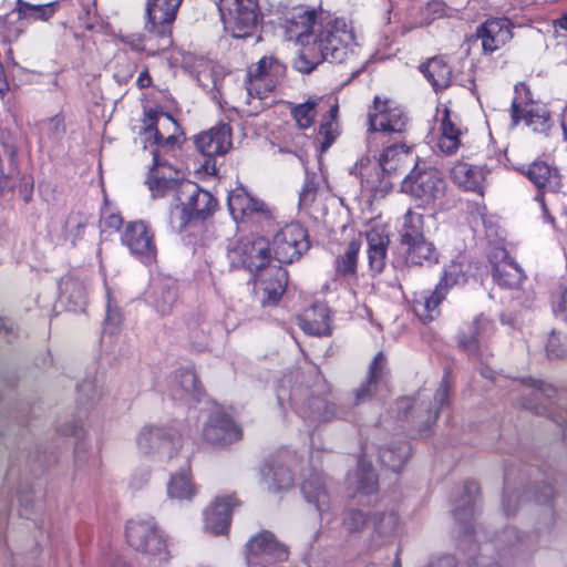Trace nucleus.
<instances>
[{
	"instance_id": "1",
	"label": "nucleus",
	"mask_w": 567,
	"mask_h": 567,
	"mask_svg": "<svg viewBox=\"0 0 567 567\" xmlns=\"http://www.w3.org/2000/svg\"><path fill=\"white\" fill-rule=\"evenodd\" d=\"M357 47L352 28L344 20L336 19L318 31L306 50H300L293 66L301 73H310L323 61L342 63L354 54Z\"/></svg>"
},
{
	"instance_id": "2",
	"label": "nucleus",
	"mask_w": 567,
	"mask_h": 567,
	"mask_svg": "<svg viewBox=\"0 0 567 567\" xmlns=\"http://www.w3.org/2000/svg\"><path fill=\"white\" fill-rule=\"evenodd\" d=\"M126 540L135 551L143 554L153 564L163 565L171 559L166 538L152 517L128 520Z\"/></svg>"
},
{
	"instance_id": "3",
	"label": "nucleus",
	"mask_w": 567,
	"mask_h": 567,
	"mask_svg": "<svg viewBox=\"0 0 567 567\" xmlns=\"http://www.w3.org/2000/svg\"><path fill=\"white\" fill-rule=\"evenodd\" d=\"M177 198L181 204L171 212V225L178 231L183 230L192 218H207L217 206L209 192L192 182L179 184Z\"/></svg>"
},
{
	"instance_id": "4",
	"label": "nucleus",
	"mask_w": 567,
	"mask_h": 567,
	"mask_svg": "<svg viewBox=\"0 0 567 567\" xmlns=\"http://www.w3.org/2000/svg\"><path fill=\"white\" fill-rule=\"evenodd\" d=\"M224 29L233 38L252 37L258 28L260 10L256 0H218Z\"/></svg>"
},
{
	"instance_id": "5",
	"label": "nucleus",
	"mask_w": 567,
	"mask_h": 567,
	"mask_svg": "<svg viewBox=\"0 0 567 567\" xmlns=\"http://www.w3.org/2000/svg\"><path fill=\"white\" fill-rule=\"evenodd\" d=\"M368 146L386 134L403 133L408 125V117L403 110L389 99L375 96L373 105L368 113Z\"/></svg>"
},
{
	"instance_id": "6",
	"label": "nucleus",
	"mask_w": 567,
	"mask_h": 567,
	"mask_svg": "<svg viewBox=\"0 0 567 567\" xmlns=\"http://www.w3.org/2000/svg\"><path fill=\"white\" fill-rule=\"evenodd\" d=\"M227 257L233 267L245 268L254 276L271 266L268 243L262 237L247 236L228 247Z\"/></svg>"
},
{
	"instance_id": "7",
	"label": "nucleus",
	"mask_w": 567,
	"mask_h": 567,
	"mask_svg": "<svg viewBox=\"0 0 567 567\" xmlns=\"http://www.w3.org/2000/svg\"><path fill=\"white\" fill-rule=\"evenodd\" d=\"M401 190L430 205L443 197L445 181L436 168L417 164L402 181Z\"/></svg>"
},
{
	"instance_id": "8",
	"label": "nucleus",
	"mask_w": 567,
	"mask_h": 567,
	"mask_svg": "<svg viewBox=\"0 0 567 567\" xmlns=\"http://www.w3.org/2000/svg\"><path fill=\"white\" fill-rule=\"evenodd\" d=\"M512 121L516 125L524 121L525 125L533 132L547 134L553 127L549 111L532 99V93L525 84L515 86V97L512 102Z\"/></svg>"
},
{
	"instance_id": "9",
	"label": "nucleus",
	"mask_w": 567,
	"mask_h": 567,
	"mask_svg": "<svg viewBox=\"0 0 567 567\" xmlns=\"http://www.w3.org/2000/svg\"><path fill=\"white\" fill-rule=\"evenodd\" d=\"M286 66L275 56H264L249 66L246 90L249 97L261 100L271 92L279 79L284 76Z\"/></svg>"
},
{
	"instance_id": "10",
	"label": "nucleus",
	"mask_w": 567,
	"mask_h": 567,
	"mask_svg": "<svg viewBox=\"0 0 567 567\" xmlns=\"http://www.w3.org/2000/svg\"><path fill=\"white\" fill-rule=\"evenodd\" d=\"M524 174L540 190L535 199L539 203L544 217L555 224V218L550 215L545 200V193L557 194L560 192L563 176L558 167L546 161L536 159L528 165Z\"/></svg>"
},
{
	"instance_id": "11",
	"label": "nucleus",
	"mask_w": 567,
	"mask_h": 567,
	"mask_svg": "<svg viewBox=\"0 0 567 567\" xmlns=\"http://www.w3.org/2000/svg\"><path fill=\"white\" fill-rule=\"evenodd\" d=\"M307 230L298 223L281 228L272 239V250L278 262L290 264L309 249Z\"/></svg>"
},
{
	"instance_id": "12",
	"label": "nucleus",
	"mask_w": 567,
	"mask_h": 567,
	"mask_svg": "<svg viewBox=\"0 0 567 567\" xmlns=\"http://www.w3.org/2000/svg\"><path fill=\"white\" fill-rule=\"evenodd\" d=\"M122 243L132 255L143 262L150 264L156 258L157 247L154 231L143 220L127 223L122 235Z\"/></svg>"
},
{
	"instance_id": "13",
	"label": "nucleus",
	"mask_w": 567,
	"mask_h": 567,
	"mask_svg": "<svg viewBox=\"0 0 567 567\" xmlns=\"http://www.w3.org/2000/svg\"><path fill=\"white\" fill-rule=\"evenodd\" d=\"M182 0H147V28L162 40V47H169L171 25L176 18Z\"/></svg>"
},
{
	"instance_id": "14",
	"label": "nucleus",
	"mask_w": 567,
	"mask_h": 567,
	"mask_svg": "<svg viewBox=\"0 0 567 567\" xmlns=\"http://www.w3.org/2000/svg\"><path fill=\"white\" fill-rule=\"evenodd\" d=\"M246 551L248 565L285 561L289 555L287 546L268 530L252 536L246 545Z\"/></svg>"
},
{
	"instance_id": "15",
	"label": "nucleus",
	"mask_w": 567,
	"mask_h": 567,
	"mask_svg": "<svg viewBox=\"0 0 567 567\" xmlns=\"http://www.w3.org/2000/svg\"><path fill=\"white\" fill-rule=\"evenodd\" d=\"M520 543L522 537L515 528H505L495 536L493 543H485L480 547V553L470 560L467 567H502L499 563L491 556L492 550L497 549L499 557L505 558L507 554H511Z\"/></svg>"
},
{
	"instance_id": "16",
	"label": "nucleus",
	"mask_w": 567,
	"mask_h": 567,
	"mask_svg": "<svg viewBox=\"0 0 567 567\" xmlns=\"http://www.w3.org/2000/svg\"><path fill=\"white\" fill-rule=\"evenodd\" d=\"M354 173L360 177L362 187L374 197L384 196L392 188V179L383 169L381 158L378 162L361 158L354 166Z\"/></svg>"
},
{
	"instance_id": "17",
	"label": "nucleus",
	"mask_w": 567,
	"mask_h": 567,
	"mask_svg": "<svg viewBox=\"0 0 567 567\" xmlns=\"http://www.w3.org/2000/svg\"><path fill=\"white\" fill-rule=\"evenodd\" d=\"M137 445L145 454L158 452L172 458L179 447V439L165 429L145 426L137 436Z\"/></svg>"
},
{
	"instance_id": "18",
	"label": "nucleus",
	"mask_w": 567,
	"mask_h": 567,
	"mask_svg": "<svg viewBox=\"0 0 567 567\" xmlns=\"http://www.w3.org/2000/svg\"><path fill=\"white\" fill-rule=\"evenodd\" d=\"M203 437L213 445H226L241 437V429L225 413L210 414L204 425Z\"/></svg>"
},
{
	"instance_id": "19",
	"label": "nucleus",
	"mask_w": 567,
	"mask_h": 567,
	"mask_svg": "<svg viewBox=\"0 0 567 567\" xmlns=\"http://www.w3.org/2000/svg\"><path fill=\"white\" fill-rule=\"evenodd\" d=\"M466 132L467 128L462 125L458 115L444 105L440 120L439 150L446 155L455 154L463 145L462 137Z\"/></svg>"
},
{
	"instance_id": "20",
	"label": "nucleus",
	"mask_w": 567,
	"mask_h": 567,
	"mask_svg": "<svg viewBox=\"0 0 567 567\" xmlns=\"http://www.w3.org/2000/svg\"><path fill=\"white\" fill-rule=\"evenodd\" d=\"M158 121L166 122L168 125L174 127V132L168 136L164 137L162 133L158 131L156 126L150 124L144 130V136L147 142L155 145V148L151 151L153 155V162L155 165H161V163H165L162 161V155L174 151L179 146L181 143V134L176 132L179 130L176 121L167 113H162L158 117Z\"/></svg>"
},
{
	"instance_id": "21",
	"label": "nucleus",
	"mask_w": 567,
	"mask_h": 567,
	"mask_svg": "<svg viewBox=\"0 0 567 567\" xmlns=\"http://www.w3.org/2000/svg\"><path fill=\"white\" fill-rule=\"evenodd\" d=\"M476 35L482 41L483 52L493 53L513 38L512 24L505 18L489 19L477 28Z\"/></svg>"
},
{
	"instance_id": "22",
	"label": "nucleus",
	"mask_w": 567,
	"mask_h": 567,
	"mask_svg": "<svg viewBox=\"0 0 567 567\" xmlns=\"http://www.w3.org/2000/svg\"><path fill=\"white\" fill-rule=\"evenodd\" d=\"M317 22V13L315 10H306L302 8L291 12L286 21V29L289 39H296L301 45V50H306L310 45L315 35V27Z\"/></svg>"
},
{
	"instance_id": "23",
	"label": "nucleus",
	"mask_w": 567,
	"mask_h": 567,
	"mask_svg": "<svg viewBox=\"0 0 567 567\" xmlns=\"http://www.w3.org/2000/svg\"><path fill=\"white\" fill-rule=\"evenodd\" d=\"M195 145L205 156L223 155L231 146L230 128L226 124L214 126L198 134L195 137Z\"/></svg>"
},
{
	"instance_id": "24",
	"label": "nucleus",
	"mask_w": 567,
	"mask_h": 567,
	"mask_svg": "<svg viewBox=\"0 0 567 567\" xmlns=\"http://www.w3.org/2000/svg\"><path fill=\"white\" fill-rule=\"evenodd\" d=\"M381 165L391 179L410 167L417 165V156L404 144L388 146L380 155Z\"/></svg>"
},
{
	"instance_id": "25",
	"label": "nucleus",
	"mask_w": 567,
	"mask_h": 567,
	"mask_svg": "<svg viewBox=\"0 0 567 567\" xmlns=\"http://www.w3.org/2000/svg\"><path fill=\"white\" fill-rule=\"evenodd\" d=\"M298 321L301 330L310 336L328 337L332 333L330 309L323 303L308 308Z\"/></svg>"
},
{
	"instance_id": "26",
	"label": "nucleus",
	"mask_w": 567,
	"mask_h": 567,
	"mask_svg": "<svg viewBox=\"0 0 567 567\" xmlns=\"http://www.w3.org/2000/svg\"><path fill=\"white\" fill-rule=\"evenodd\" d=\"M493 332V321L483 315H480L468 327L467 332L463 331L458 334V347L468 355L478 357L481 340L489 338Z\"/></svg>"
},
{
	"instance_id": "27",
	"label": "nucleus",
	"mask_w": 567,
	"mask_h": 567,
	"mask_svg": "<svg viewBox=\"0 0 567 567\" xmlns=\"http://www.w3.org/2000/svg\"><path fill=\"white\" fill-rule=\"evenodd\" d=\"M365 237L370 268L375 272H381L385 267L390 244L388 231L383 226H374L365 233Z\"/></svg>"
},
{
	"instance_id": "28",
	"label": "nucleus",
	"mask_w": 567,
	"mask_h": 567,
	"mask_svg": "<svg viewBox=\"0 0 567 567\" xmlns=\"http://www.w3.org/2000/svg\"><path fill=\"white\" fill-rule=\"evenodd\" d=\"M239 505L235 496L217 497L209 509L206 511V528L213 534H224L230 524L231 508Z\"/></svg>"
},
{
	"instance_id": "29",
	"label": "nucleus",
	"mask_w": 567,
	"mask_h": 567,
	"mask_svg": "<svg viewBox=\"0 0 567 567\" xmlns=\"http://www.w3.org/2000/svg\"><path fill=\"white\" fill-rule=\"evenodd\" d=\"M372 534L370 545L379 548L392 544L399 528V516L393 513H379L371 517Z\"/></svg>"
},
{
	"instance_id": "30",
	"label": "nucleus",
	"mask_w": 567,
	"mask_h": 567,
	"mask_svg": "<svg viewBox=\"0 0 567 567\" xmlns=\"http://www.w3.org/2000/svg\"><path fill=\"white\" fill-rule=\"evenodd\" d=\"M256 277L259 278V282L261 284L262 291L266 296L262 302L267 305L277 303L286 289V270L280 266L271 265Z\"/></svg>"
},
{
	"instance_id": "31",
	"label": "nucleus",
	"mask_w": 567,
	"mask_h": 567,
	"mask_svg": "<svg viewBox=\"0 0 567 567\" xmlns=\"http://www.w3.org/2000/svg\"><path fill=\"white\" fill-rule=\"evenodd\" d=\"M228 208L235 220L244 219L254 214L268 213L265 203L252 197L244 188L230 193L228 196Z\"/></svg>"
},
{
	"instance_id": "32",
	"label": "nucleus",
	"mask_w": 567,
	"mask_h": 567,
	"mask_svg": "<svg viewBox=\"0 0 567 567\" xmlns=\"http://www.w3.org/2000/svg\"><path fill=\"white\" fill-rule=\"evenodd\" d=\"M404 260L410 266H431L439 261V254L433 243L425 237L401 244Z\"/></svg>"
},
{
	"instance_id": "33",
	"label": "nucleus",
	"mask_w": 567,
	"mask_h": 567,
	"mask_svg": "<svg viewBox=\"0 0 567 567\" xmlns=\"http://www.w3.org/2000/svg\"><path fill=\"white\" fill-rule=\"evenodd\" d=\"M173 173L177 174L166 163H161L159 166L153 163L146 179L152 197H164L169 190L178 189L181 183L177 177L173 176Z\"/></svg>"
},
{
	"instance_id": "34",
	"label": "nucleus",
	"mask_w": 567,
	"mask_h": 567,
	"mask_svg": "<svg viewBox=\"0 0 567 567\" xmlns=\"http://www.w3.org/2000/svg\"><path fill=\"white\" fill-rule=\"evenodd\" d=\"M301 492L305 499L313 504L320 515L329 511V494L321 473L315 471L310 472L301 483Z\"/></svg>"
},
{
	"instance_id": "35",
	"label": "nucleus",
	"mask_w": 567,
	"mask_h": 567,
	"mask_svg": "<svg viewBox=\"0 0 567 567\" xmlns=\"http://www.w3.org/2000/svg\"><path fill=\"white\" fill-rule=\"evenodd\" d=\"M487 171L466 162H457L451 169V177L465 190L482 192Z\"/></svg>"
},
{
	"instance_id": "36",
	"label": "nucleus",
	"mask_w": 567,
	"mask_h": 567,
	"mask_svg": "<svg viewBox=\"0 0 567 567\" xmlns=\"http://www.w3.org/2000/svg\"><path fill=\"white\" fill-rule=\"evenodd\" d=\"M330 102L331 97H309L305 103L292 105L290 115L299 128L307 130L313 125L318 112L327 109Z\"/></svg>"
},
{
	"instance_id": "37",
	"label": "nucleus",
	"mask_w": 567,
	"mask_h": 567,
	"mask_svg": "<svg viewBox=\"0 0 567 567\" xmlns=\"http://www.w3.org/2000/svg\"><path fill=\"white\" fill-rule=\"evenodd\" d=\"M386 359L382 352H378L372 360L364 382L355 391V403L370 400L375 393L378 383L385 373Z\"/></svg>"
},
{
	"instance_id": "38",
	"label": "nucleus",
	"mask_w": 567,
	"mask_h": 567,
	"mask_svg": "<svg viewBox=\"0 0 567 567\" xmlns=\"http://www.w3.org/2000/svg\"><path fill=\"white\" fill-rule=\"evenodd\" d=\"M60 298L69 305L73 311L81 310L86 300V289L80 279L66 275L59 282Z\"/></svg>"
},
{
	"instance_id": "39",
	"label": "nucleus",
	"mask_w": 567,
	"mask_h": 567,
	"mask_svg": "<svg viewBox=\"0 0 567 567\" xmlns=\"http://www.w3.org/2000/svg\"><path fill=\"white\" fill-rule=\"evenodd\" d=\"M493 278L499 286L514 288L522 282L524 272L517 262L504 256L493 266Z\"/></svg>"
},
{
	"instance_id": "40",
	"label": "nucleus",
	"mask_w": 567,
	"mask_h": 567,
	"mask_svg": "<svg viewBox=\"0 0 567 567\" xmlns=\"http://www.w3.org/2000/svg\"><path fill=\"white\" fill-rule=\"evenodd\" d=\"M338 112L339 104L337 100H334L333 103L330 102L328 105L327 114L323 115L319 126L318 136L320 140L321 152H326L340 133L339 123L337 121Z\"/></svg>"
},
{
	"instance_id": "41",
	"label": "nucleus",
	"mask_w": 567,
	"mask_h": 567,
	"mask_svg": "<svg viewBox=\"0 0 567 567\" xmlns=\"http://www.w3.org/2000/svg\"><path fill=\"white\" fill-rule=\"evenodd\" d=\"M424 76L432 83L435 91L446 89L452 83V69L442 58H432L421 65Z\"/></svg>"
},
{
	"instance_id": "42",
	"label": "nucleus",
	"mask_w": 567,
	"mask_h": 567,
	"mask_svg": "<svg viewBox=\"0 0 567 567\" xmlns=\"http://www.w3.org/2000/svg\"><path fill=\"white\" fill-rule=\"evenodd\" d=\"M361 249L359 240H351L347 245L344 251L334 260L336 275L340 278L355 279L358 256Z\"/></svg>"
},
{
	"instance_id": "43",
	"label": "nucleus",
	"mask_w": 567,
	"mask_h": 567,
	"mask_svg": "<svg viewBox=\"0 0 567 567\" xmlns=\"http://www.w3.org/2000/svg\"><path fill=\"white\" fill-rule=\"evenodd\" d=\"M261 473L264 483L270 492L287 491L293 485L292 474L284 465H267Z\"/></svg>"
},
{
	"instance_id": "44",
	"label": "nucleus",
	"mask_w": 567,
	"mask_h": 567,
	"mask_svg": "<svg viewBox=\"0 0 567 567\" xmlns=\"http://www.w3.org/2000/svg\"><path fill=\"white\" fill-rule=\"evenodd\" d=\"M445 295L435 288L432 292L414 301V312L424 322H430L440 315V305Z\"/></svg>"
},
{
	"instance_id": "45",
	"label": "nucleus",
	"mask_w": 567,
	"mask_h": 567,
	"mask_svg": "<svg viewBox=\"0 0 567 567\" xmlns=\"http://www.w3.org/2000/svg\"><path fill=\"white\" fill-rule=\"evenodd\" d=\"M399 235L401 244L424 238L423 215L411 209L408 210L402 217Z\"/></svg>"
},
{
	"instance_id": "46",
	"label": "nucleus",
	"mask_w": 567,
	"mask_h": 567,
	"mask_svg": "<svg viewBox=\"0 0 567 567\" xmlns=\"http://www.w3.org/2000/svg\"><path fill=\"white\" fill-rule=\"evenodd\" d=\"M197 492L188 472H182L171 477L167 494L171 498L190 501Z\"/></svg>"
},
{
	"instance_id": "47",
	"label": "nucleus",
	"mask_w": 567,
	"mask_h": 567,
	"mask_svg": "<svg viewBox=\"0 0 567 567\" xmlns=\"http://www.w3.org/2000/svg\"><path fill=\"white\" fill-rule=\"evenodd\" d=\"M409 455L410 446L405 442L395 446L382 447L379 451L380 462L393 472H399L404 466Z\"/></svg>"
},
{
	"instance_id": "48",
	"label": "nucleus",
	"mask_w": 567,
	"mask_h": 567,
	"mask_svg": "<svg viewBox=\"0 0 567 567\" xmlns=\"http://www.w3.org/2000/svg\"><path fill=\"white\" fill-rule=\"evenodd\" d=\"M466 279L464 266L461 262L452 261L444 268L443 276L435 288L446 296L451 288L464 285Z\"/></svg>"
},
{
	"instance_id": "49",
	"label": "nucleus",
	"mask_w": 567,
	"mask_h": 567,
	"mask_svg": "<svg viewBox=\"0 0 567 567\" xmlns=\"http://www.w3.org/2000/svg\"><path fill=\"white\" fill-rule=\"evenodd\" d=\"M18 12L21 18L31 20H49L55 12L54 3L31 4L22 0H18Z\"/></svg>"
},
{
	"instance_id": "50",
	"label": "nucleus",
	"mask_w": 567,
	"mask_h": 567,
	"mask_svg": "<svg viewBox=\"0 0 567 567\" xmlns=\"http://www.w3.org/2000/svg\"><path fill=\"white\" fill-rule=\"evenodd\" d=\"M478 495V486L474 482L464 485V496L462 498V508L457 506L454 511V516L458 520L467 522L474 513V505Z\"/></svg>"
},
{
	"instance_id": "51",
	"label": "nucleus",
	"mask_w": 567,
	"mask_h": 567,
	"mask_svg": "<svg viewBox=\"0 0 567 567\" xmlns=\"http://www.w3.org/2000/svg\"><path fill=\"white\" fill-rule=\"evenodd\" d=\"M357 491L359 493L371 495L378 491V481L374 471L370 464L360 462L355 474Z\"/></svg>"
},
{
	"instance_id": "52",
	"label": "nucleus",
	"mask_w": 567,
	"mask_h": 567,
	"mask_svg": "<svg viewBox=\"0 0 567 567\" xmlns=\"http://www.w3.org/2000/svg\"><path fill=\"white\" fill-rule=\"evenodd\" d=\"M449 398L450 385L446 380H443L434 394L433 406H427L423 403L424 409L427 410V416L424 420L425 426H431L436 422L439 411L441 408L447 404Z\"/></svg>"
},
{
	"instance_id": "53",
	"label": "nucleus",
	"mask_w": 567,
	"mask_h": 567,
	"mask_svg": "<svg viewBox=\"0 0 567 567\" xmlns=\"http://www.w3.org/2000/svg\"><path fill=\"white\" fill-rule=\"evenodd\" d=\"M546 351L550 358H561L567 354V337L560 332L551 331L546 343Z\"/></svg>"
},
{
	"instance_id": "54",
	"label": "nucleus",
	"mask_w": 567,
	"mask_h": 567,
	"mask_svg": "<svg viewBox=\"0 0 567 567\" xmlns=\"http://www.w3.org/2000/svg\"><path fill=\"white\" fill-rule=\"evenodd\" d=\"M177 381L181 388L190 394H196L199 391L198 380L196 373L190 369H181L177 372Z\"/></svg>"
},
{
	"instance_id": "55",
	"label": "nucleus",
	"mask_w": 567,
	"mask_h": 567,
	"mask_svg": "<svg viewBox=\"0 0 567 567\" xmlns=\"http://www.w3.org/2000/svg\"><path fill=\"white\" fill-rule=\"evenodd\" d=\"M367 524L365 515L358 509H351L347 512L343 518V526L349 533L361 532L363 526Z\"/></svg>"
},
{
	"instance_id": "56",
	"label": "nucleus",
	"mask_w": 567,
	"mask_h": 567,
	"mask_svg": "<svg viewBox=\"0 0 567 567\" xmlns=\"http://www.w3.org/2000/svg\"><path fill=\"white\" fill-rule=\"evenodd\" d=\"M175 301V290L172 288H163L155 298V307L159 313L166 315L171 311Z\"/></svg>"
},
{
	"instance_id": "57",
	"label": "nucleus",
	"mask_w": 567,
	"mask_h": 567,
	"mask_svg": "<svg viewBox=\"0 0 567 567\" xmlns=\"http://www.w3.org/2000/svg\"><path fill=\"white\" fill-rule=\"evenodd\" d=\"M553 309L556 317L567 322V285L559 286L553 297Z\"/></svg>"
},
{
	"instance_id": "58",
	"label": "nucleus",
	"mask_w": 567,
	"mask_h": 567,
	"mask_svg": "<svg viewBox=\"0 0 567 567\" xmlns=\"http://www.w3.org/2000/svg\"><path fill=\"white\" fill-rule=\"evenodd\" d=\"M18 328L10 319L0 318V338L11 343L18 338Z\"/></svg>"
},
{
	"instance_id": "59",
	"label": "nucleus",
	"mask_w": 567,
	"mask_h": 567,
	"mask_svg": "<svg viewBox=\"0 0 567 567\" xmlns=\"http://www.w3.org/2000/svg\"><path fill=\"white\" fill-rule=\"evenodd\" d=\"M554 35L558 45L567 47V13L553 22Z\"/></svg>"
},
{
	"instance_id": "60",
	"label": "nucleus",
	"mask_w": 567,
	"mask_h": 567,
	"mask_svg": "<svg viewBox=\"0 0 567 567\" xmlns=\"http://www.w3.org/2000/svg\"><path fill=\"white\" fill-rule=\"evenodd\" d=\"M33 186H34V181L31 175L23 174L20 177L18 188H19V193H20L22 199L25 203H29L32 198Z\"/></svg>"
},
{
	"instance_id": "61",
	"label": "nucleus",
	"mask_w": 567,
	"mask_h": 567,
	"mask_svg": "<svg viewBox=\"0 0 567 567\" xmlns=\"http://www.w3.org/2000/svg\"><path fill=\"white\" fill-rule=\"evenodd\" d=\"M87 224V218L83 215L70 216L66 220V228L72 233L74 231L75 237H80L83 234V229Z\"/></svg>"
},
{
	"instance_id": "62",
	"label": "nucleus",
	"mask_w": 567,
	"mask_h": 567,
	"mask_svg": "<svg viewBox=\"0 0 567 567\" xmlns=\"http://www.w3.org/2000/svg\"><path fill=\"white\" fill-rule=\"evenodd\" d=\"M316 199V189L312 185H305L299 195V206L309 207Z\"/></svg>"
},
{
	"instance_id": "63",
	"label": "nucleus",
	"mask_w": 567,
	"mask_h": 567,
	"mask_svg": "<svg viewBox=\"0 0 567 567\" xmlns=\"http://www.w3.org/2000/svg\"><path fill=\"white\" fill-rule=\"evenodd\" d=\"M60 431L63 435H72L76 439H81L84 433L83 426L78 422L70 425H64L60 429Z\"/></svg>"
},
{
	"instance_id": "64",
	"label": "nucleus",
	"mask_w": 567,
	"mask_h": 567,
	"mask_svg": "<svg viewBox=\"0 0 567 567\" xmlns=\"http://www.w3.org/2000/svg\"><path fill=\"white\" fill-rule=\"evenodd\" d=\"M427 567H456V560L449 555L442 556L431 560Z\"/></svg>"
}]
</instances>
